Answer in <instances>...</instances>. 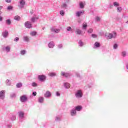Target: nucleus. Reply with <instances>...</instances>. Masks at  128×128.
Masks as SVG:
<instances>
[{
  "label": "nucleus",
  "instance_id": "f704fd0d",
  "mask_svg": "<svg viewBox=\"0 0 128 128\" xmlns=\"http://www.w3.org/2000/svg\"><path fill=\"white\" fill-rule=\"evenodd\" d=\"M6 86H10L11 82H10V80L7 79L6 80Z\"/></svg>",
  "mask_w": 128,
  "mask_h": 128
},
{
  "label": "nucleus",
  "instance_id": "37998d69",
  "mask_svg": "<svg viewBox=\"0 0 128 128\" xmlns=\"http://www.w3.org/2000/svg\"><path fill=\"white\" fill-rule=\"evenodd\" d=\"M122 8L120 7H118L117 8V12H122Z\"/></svg>",
  "mask_w": 128,
  "mask_h": 128
},
{
  "label": "nucleus",
  "instance_id": "423d86ee",
  "mask_svg": "<svg viewBox=\"0 0 128 128\" xmlns=\"http://www.w3.org/2000/svg\"><path fill=\"white\" fill-rule=\"evenodd\" d=\"M24 26L26 27V28H32V24L30 22L27 21L24 24Z\"/></svg>",
  "mask_w": 128,
  "mask_h": 128
},
{
  "label": "nucleus",
  "instance_id": "58836bf2",
  "mask_svg": "<svg viewBox=\"0 0 128 128\" xmlns=\"http://www.w3.org/2000/svg\"><path fill=\"white\" fill-rule=\"evenodd\" d=\"M30 34L32 36H36V32H32L30 33Z\"/></svg>",
  "mask_w": 128,
  "mask_h": 128
},
{
  "label": "nucleus",
  "instance_id": "39448f33",
  "mask_svg": "<svg viewBox=\"0 0 128 128\" xmlns=\"http://www.w3.org/2000/svg\"><path fill=\"white\" fill-rule=\"evenodd\" d=\"M20 100L21 102H25L28 100V96L26 95H22L20 97Z\"/></svg>",
  "mask_w": 128,
  "mask_h": 128
},
{
  "label": "nucleus",
  "instance_id": "ddd939ff",
  "mask_svg": "<svg viewBox=\"0 0 128 128\" xmlns=\"http://www.w3.org/2000/svg\"><path fill=\"white\" fill-rule=\"evenodd\" d=\"M100 46V43L98 42H96L94 44V46H93L94 48H98Z\"/></svg>",
  "mask_w": 128,
  "mask_h": 128
},
{
  "label": "nucleus",
  "instance_id": "9d476101",
  "mask_svg": "<svg viewBox=\"0 0 128 128\" xmlns=\"http://www.w3.org/2000/svg\"><path fill=\"white\" fill-rule=\"evenodd\" d=\"M44 96L46 98H50V96H52V92H50L48 90L46 91L44 94Z\"/></svg>",
  "mask_w": 128,
  "mask_h": 128
},
{
  "label": "nucleus",
  "instance_id": "f257e3e1",
  "mask_svg": "<svg viewBox=\"0 0 128 128\" xmlns=\"http://www.w3.org/2000/svg\"><path fill=\"white\" fill-rule=\"evenodd\" d=\"M75 96L76 98H82V90H78L75 94Z\"/></svg>",
  "mask_w": 128,
  "mask_h": 128
},
{
  "label": "nucleus",
  "instance_id": "e433bc0d",
  "mask_svg": "<svg viewBox=\"0 0 128 128\" xmlns=\"http://www.w3.org/2000/svg\"><path fill=\"white\" fill-rule=\"evenodd\" d=\"M12 8H14V7H12V6H9L7 8V10H12Z\"/></svg>",
  "mask_w": 128,
  "mask_h": 128
},
{
  "label": "nucleus",
  "instance_id": "052dcab7",
  "mask_svg": "<svg viewBox=\"0 0 128 128\" xmlns=\"http://www.w3.org/2000/svg\"><path fill=\"white\" fill-rule=\"evenodd\" d=\"M2 6H0V10H2Z\"/></svg>",
  "mask_w": 128,
  "mask_h": 128
},
{
  "label": "nucleus",
  "instance_id": "bb28decb",
  "mask_svg": "<svg viewBox=\"0 0 128 128\" xmlns=\"http://www.w3.org/2000/svg\"><path fill=\"white\" fill-rule=\"evenodd\" d=\"M10 96L11 98H14L16 96V93H12L10 94Z\"/></svg>",
  "mask_w": 128,
  "mask_h": 128
},
{
  "label": "nucleus",
  "instance_id": "ea45409f",
  "mask_svg": "<svg viewBox=\"0 0 128 128\" xmlns=\"http://www.w3.org/2000/svg\"><path fill=\"white\" fill-rule=\"evenodd\" d=\"M60 14L62 16H64V10H62L60 11Z\"/></svg>",
  "mask_w": 128,
  "mask_h": 128
},
{
  "label": "nucleus",
  "instance_id": "0eeeda50",
  "mask_svg": "<svg viewBox=\"0 0 128 128\" xmlns=\"http://www.w3.org/2000/svg\"><path fill=\"white\" fill-rule=\"evenodd\" d=\"M18 116L19 118H20V120H22V118H24V112L22 111H19L18 112Z\"/></svg>",
  "mask_w": 128,
  "mask_h": 128
},
{
  "label": "nucleus",
  "instance_id": "a18cd8bd",
  "mask_svg": "<svg viewBox=\"0 0 128 128\" xmlns=\"http://www.w3.org/2000/svg\"><path fill=\"white\" fill-rule=\"evenodd\" d=\"M67 32H70L72 30V27L68 26L66 28Z\"/></svg>",
  "mask_w": 128,
  "mask_h": 128
},
{
  "label": "nucleus",
  "instance_id": "69168bd1",
  "mask_svg": "<svg viewBox=\"0 0 128 128\" xmlns=\"http://www.w3.org/2000/svg\"><path fill=\"white\" fill-rule=\"evenodd\" d=\"M44 28H42V30H44Z\"/></svg>",
  "mask_w": 128,
  "mask_h": 128
},
{
  "label": "nucleus",
  "instance_id": "4be33fe9",
  "mask_svg": "<svg viewBox=\"0 0 128 128\" xmlns=\"http://www.w3.org/2000/svg\"><path fill=\"white\" fill-rule=\"evenodd\" d=\"M52 32H56L58 34V32H60V29L56 28H51Z\"/></svg>",
  "mask_w": 128,
  "mask_h": 128
},
{
  "label": "nucleus",
  "instance_id": "1a4fd4ad",
  "mask_svg": "<svg viewBox=\"0 0 128 128\" xmlns=\"http://www.w3.org/2000/svg\"><path fill=\"white\" fill-rule=\"evenodd\" d=\"M61 76H64L65 78H68V77L70 76H72V74H70V73L62 72Z\"/></svg>",
  "mask_w": 128,
  "mask_h": 128
},
{
  "label": "nucleus",
  "instance_id": "2f4dec72",
  "mask_svg": "<svg viewBox=\"0 0 128 128\" xmlns=\"http://www.w3.org/2000/svg\"><path fill=\"white\" fill-rule=\"evenodd\" d=\"M20 54H22V56H24V54H26V50H22L20 52Z\"/></svg>",
  "mask_w": 128,
  "mask_h": 128
},
{
  "label": "nucleus",
  "instance_id": "9b49d317",
  "mask_svg": "<svg viewBox=\"0 0 128 128\" xmlns=\"http://www.w3.org/2000/svg\"><path fill=\"white\" fill-rule=\"evenodd\" d=\"M2 36L4 38H6L8 36V32L6 30L2 32Z\"/></svg>",
  "mask_w": 128,
  "mask_h": 128
},
{
  "label": "nucleus",
  "instance_id": "7c9ffc66",
  "mask_svg": "<svg viewBox=\"0 0 128 128\" xmlns=\"http://www.w3.org/2000/svg\"><path fill=\"white\" fill-rule=\"evenodd\" d=\"M82 31L80 29H76V32L77 34H82Z\"/></svg>",
  "mask_w": 128,
  "mask_h": 128
},
{
  "label": "nucleus",
  "instance_id": "f03ea898",
  "mask_svg": "<svg viewBox=\"0 0 128 128\" xmlns=\"http://www.w3.org/2000/svg\"><path fill=\"white\" fill-rule=\"evenodd\" d=\"M38 80H39L40 82H46V76L44 74L38 75Z\"/></svg>",
  "mask_w": 128,
  "mask_h": 128
},
{
  "label": "nucleus",
  "instance_id": "393cba45",
  "mask_svg": "<svg viewBox=\"0 0 128 128\" xmlns=\"http://www.w3.org/2000/svg\"><path fill=\"white\" fill-rule=\"evenodd\" d=\"M82 106H78L75 108L76 110H77V112H80L82 110Z\"/></svg>",
  "mask_w": 128,
  "mask_h": 128
},
{
  "label": "nucleus",
  "instance_id": "4468645a",
  "mask_svg": "<svg viewBox=\"0 0 128 128\" xmlns=\"http://www.w3.org/2000/svg\"><path fill=\"white\" fill-rule=\"evenodd\" d=\"M80 8H84V6H86V2H81L79 4Z\"/></svg>",
  "mask_w": 128,
  "mask_h": 128
},
{
  "label": "nucleus",
  "instance_id": "79ce46f5",
  "mask_svg": "<svg viewBox=\"0 0 128 128\" xmlns=\"http://www.w3.org/2000/svg\"><path fill=\"white\" fill-rule=\"evenodd\" d=\"M16 116H12L11 118H10V120H16Z\"/></svg>",
  "mask_w": 128,
  "mask_h": 128
},
{
  "label": "nucleus",
  "instance_id": "864d4df0",
  "mask_svg": "<svg viewBox=\"0 0 128 128\" xmlns=\"http://www.w3.org/2000/svg\"><path fill=\"white\" fill-rule=\"evenodd\" d=\"M109 8H114V6L112 4H110L108 6Z\"/></svg>",
  "mask_w": 128,
  "mask_h": 128
},
{
  "label": "nucleus",
  "instance_id": "412c9836",
  "mask_svg": "<svg viewBox=\"0 0 128 128\" xmlns=\"http://www.w3.org/2000/svg\"><path fill=\"white\" fill-rule=\"evenodd\" d=\"M78 44L79 46H80V48H82V46H84V43L82 40H80L78 42Z\"/></svg>",
  "mask_w": 128,
  "mask_h": 128
},
{
  "label": "nucleus",
  "instance_id": "5701e85b",
  "mask_svg": "<svg viewBox=\"0 0 128 128\" xmlns=\"http://www.w3.org/2000/svg\"><path fill=\"white\" fill-rule=\"evenodd\" d=\"M23 40L24 42H30V38H28V36H24L23 37Z\"/></svg>",
  "mask_w": 128,
  "mask_h": 128
},
{
  "label": "nucleus",
  "instance_id": "c756f323",
  "mask_svg": "<svg viewBox=\"0 0 128 128\" xmlns=\"http://www.w3.org/2000/svg\"><path fill=\"white\" fill-rule=\"evenodd\" d=\"M16 88H22V83H18L16 85Z\"/></svg>",
  "mask_w": 128,
  "mask_h": 128
},
{
  "label": "nucleus",
  "instance_id": "49530a36",
  "mask_svg": "<svg viewBox=\"0 0 128 128\" xmlns=\"http://www.w3.org/2000/svg\"><path fill=\"white\" fill-rule=\"evenodd\" d=\"M122 56H126V51L122 52Z\"/></svg>",
  "mask_w": 128,
  "mask_h": 128
},
{
  "label": "nucleus",
  "instance_id": "aec40b11",
  "mask_svg": "<svg viewBox=\"0 0 128 128\" xmlns=\"http://www.w3.org/2000/svg\"><path fill=\"white\" fill-rule=\"evenodd\" d=\"M64 87L66 88H70V84H69L68 82H64Z\"/></svg>",
  "mask_w": 128,
  "mask_h": 128
},
{
  "label": "nucleus",
  "instance_id": "2eb2a0df",
  "mask_svg": "<svg viewBox=\"0 0 128 128\" xmlns=\"http://www.w3.org/2000/svg\"><path fill=\"white\" fill-rule=\"evenodd\" d=\"M38 18H39L38 16H34L31 18V22H36V20H38Z\"/></svg>",
  "mask_w": 128,
  "mask_h": 128
},
{
  "label": "nucleus",
  "instance_id": "8fccbe9b",
  "mask_svg": "<svg viewBox=\"0 0 128 128\" xmlns=\"http://www.w3.org/2000/svg\"><path fill=\"white\" fill-rule=\"evenodd\" d=\"M32 86H38V84L36 82H32Z\"/></svg>",
  "mask_w": 128,
  "mask_h": 128
},
{
  "label": "nucleus",
  "instance_id": "b1692460",
  "mask_svg": "<svg viewBox=\"0 0 128 128\" xmlns=\"http://www.w3.org/2000/svg\"><path fill=\"white\" fill-rule=\"evenodd\" d=\"M49 76H56V72H52L49 73L48 74Z\"/></svg>",
  "mask_w": 128,
  "mask_h": 128
},
{
  "label": "nucleus",
  "instance_id": "7ed1b4c3",
  "mask_svg": "<svg viewBox=\"0 0 128 128\" xmlns=\"http://www.w3.org/2000/svg\"><path fill=\"white\" fill-rule=\"evenodd\" d=\"M116 38V33L114 32L113 34H109L107 38L108 40H111V38Z\"/></svg>",
  "mask_w": 128,
  "mask_h": 128
},
{
  "label": "nucleus",
  "instance_id": "4d7b16f0",
  "mask_svg": "<svg viewBox=\"0 0 128 128\" xmlns=\"http://www.w3.org/2000/svg\"><path fill=\"white\" fill-rule=\"evenodd\" d=\"M76 76L77 78H80V74H78V73H76Z\"/></svg>",
  "mask_w": 128,
  "mask_h": 128
},
{
  "label": "nucleus",
  "instance_id": "e2e57ef3",
  "mask_svg": "<svg viewBox=\"0 0 128 128\" xmlns=\"http://www.w3.org/2000/svg\"><path fill=\"white\" fill-rule=\"evenodd\" d=\"M126 24H128V20L127 22H126Z\"/></svg>",
  "mask_w": 128,
  "mask_h": 128
},
{
  "label": "nucleus",
  "instance_id": "0e129e2a",
  "mask_svg": "<svg viewBox=\"0 0 128 128\" xmlns=\"http://www.w3.org/2000/svg\"><path fill=\"white\" fill-rule=\"evenodd\" d=\"M88 88H92V86H88Z\"/></svg>",
  "mask_w": 128,
  "mask_h": 128
},
{
  "label": "nucleus",
  "instance_id": "473e14b6",
  "mask_svg": "<svg viewBox=\"0 0 128 128\" xmlns=\"http://www.w3.org/2000/svg\"><path fill=\"white\" fill-rule=\"evenodd\" d=\"M113 5L114 6H116V8L120 6V4H118V2H113Z\"/></svg>",
  "mask_w": 128,
  "mask_h": 128
},
{
  "label": "nucleus",
  "instance_id": "4c0bfd02",
  "mask_svg": "<svg viewBox=\"0 0 128 128\" xmlns=\"http://www.w3.org/2000/svg\"><path fill=\"white\" fill-rule=\"evenodd\" d=\"M62 8H68V5L66 4V3H64L62 5Z\"/></svg>",
  "mask_w": 128,
  "mask_h": 128
},
{
  "label": "nucleus",
  "instance_id": "a878e982",
  "mask_svg": "<svg viewBox=\"0 0 128 128\" xmlns=\"http://www.w3.org/2000/svg\"><path fill=\"white\" fill-rule=\"evenodd\" d=\"M4 50L7 52H10V46H7L5 48Z\"/></svg>",
  "mask_w": 128,
  "mask_h": 128
},
{
  "label": "nucleus",
  "instance_id": "bf43d9fd",
  "mask_svg": "<svg viewBox=\"0 0 128 128\" xmlns=\"http://www.w3.org/2000/svg\"><path fill=\"white\" fill-rule=\"evenodd\" d=\"M126 68L128 70V63L126 64Z\"/></svg>",
  "mask_w": 128,
  "mask_h": 128
},
{
  "label": "nucleus",
  "instance_id": "20e7f679",
  "mask_svg": "<svg viewBox=\"0 0 128 128\" xmlns=\"http://www.w3.org/2000/svg\"><path fill=\"white\" fill-rule=\"evenodd\" d=\"M6 98V90L0 91V100H4Z\"/></svg>",
  "mask_w": 128,
  "mask_h": 128
},
{
  "label": "nucleus",
  "instance_id": "c9c22d12",
  "mask_svg": "<svg viewBox=\"0 0 128 128\" xmlns=\"http://www.w3.org/2000/svg\"><path fill=\"white\" fill-rule=\"evenodd\" d=\"M94 30L92 28H90L88 30L87 32H88V34H92Z\"/></svg>",
  "mask_w": 128,
  "mask_h": 128
},
{
  "label": "nucleus",
  "instance_id": "a19ab883",
  "mask_svg": "<svg viewBox=\"0 0 128 128\" xmlns=\"http://www.w3.org/2000/svg\"><path fill=\"white\" fill-rule=\"evenodd\" d=\"M92 38H98V35L96 34H92Z\"/></svg>",
  "mask_w": 128,
  "mask_h": 128
},
{
  "label": "nucleus",
  "instance_id": "cd10ccee",
  "mask_svg": "<svg viewBox=\"0 0 128 128\" xmlns=\"http://www.w3.org/2000/svg\"><path fill=\"white\" fill-rule=\"evenodd\" d=\"M61 120L60 116H56L55 118V122H60Z\"/></svg>",
  "mask_w": 128,
  "mask_h": 128
},
{
  "label": "nucleus",
  "instance_id": "6e6d98bb",
  "mask_svg": "<svg viewBox=\"0 0 128 128\" xmlns=\"http://www.w3.org/2000/svg\"><path fill=\"white\" fill-rule=\"evenodd\" d=\"M58 48H62V44H59L58 45Z\"/></svg>",
  "mask_w": 128,
  "mask_h": 128
},
{
  "label": "nucleus",
  "instance_id": "c03bdc74",
  "mask_svg": "<svg viewBox=\"0 0 128 128\" xmlns=\"http://www.w3.org/2000/svg\"><path fill=\"white\" fill-rule=\"evenodd\" d=\"M18 40H20V38L18 37L15 38L14 40V42H18Z\"/></svg>",
  "mask_w": 128,
  "mask_h": 128
},
{
  "label": "nucleus",
  "instance_id": "603ef678",
  "mask_svg": "<svg viewBox=\"0 0 128 128\" xmlns=\"http://www.w3.org/2000/svg\"><path fill=\"white\" fill-rule=\"evenodd\" d=\"M56 96H60V94L57 92H56Z\"/></svg>",
  "mask_w": 128,
  "mask_h": 128
},
{
  "label": "nucleus",
  "instance_id": "3c124183",
  "mask_svg": "<svg viewBox=\"0 0 128 128\" xmlns=\"http://www.w3.org/2000/svg\"><path fill=\"white\" fill-rule=\"evenodd\" d=\"M32 96H36V92H34L32 93Z\"/></svg>",
  "mask_w": 128,
  "mask_h": 128
},
{
  "label": "nucleus",
  "instance_id": "dca6fc26",
  "mask_svg": "<svg viewBox=\"0 0 128 128\" xmlns=\"http://www.w3.org/2000/svg\"><path fill=\"white\" fill-rule=\"evenodd\" d=\"M76 114V110L75 109H72L70 111V115L72 116H74Z\"/></svg>",
  "mask_w": 128,
  "mask_h": 128
},
{
  "label": "nucleus",
  "instance_id": "680f3d73",
  "mask_svg": "<svg viewBox=\"0 0 128 128\" xmlns=\"http://www.w3.org/2000/svg\"><path fill=\"white\" fill-rule=\"evenodd\" d=\"M2 14V11H0V15Z\"/></svg>",
  "mask_w": 128,
  "mask_h": 128
},
{
  "label": "nucleus",
  "instance_id": "de8ad7c7",
  "mask_svg": "<svg viewBox=\"0 0 128 128\" xmlns=\"http://www.w3.org/2000/svg\"><path fill=\"white\" fill-rule=\"evenodd\" d=\"M96 22H100V18L96 16Z\"/></svg>",
  "mask_w": 128,
  "mask_h": 128
},
{
  "label": "nucleus",
  "instance_id": "6e6552de",
  "mask_svg": "<svg viewBox=\"0 0 128 128\" xmlns=\"http://www.w3.org/2000/svg\"><path fill=\"white\" fill-rule=\"evenodd\" d=\"M26 4V1L24 0H20V4L18 6L20 8H24V5Z\"/></svg>",
  "mask_w": 128,
  "mask_h": 128
},
{
  "label": "nucleus",
  "instance_id": "09e8293b",
  "mask_svg": "<svg viewBox=\"0 0 128 128\" xmlns=\"http://www.w3.org/2000/svg\"><path fill=\"white\" fill-rule=\"evenodd\" d=\"M114 50H116V48H118V44H114Z\"/></svg>",
  "mask_w": 128,
  "mask_h": 128
},
{
  "label": "nucleus",
  "instance_id": "72a5a7b5",
  "mask_svg": "<svg viewBox=\"0 0 128 128\" xmlns=\"http://www.w3.org/2000/svg\"><path fill=\"white\" fill-rule=\"evenodd\" d=\"M6 24L10 26L12 24V22L10 21V20L8 19L6 21Z\"/></svg>",
  "mask_w": 128,
  "mask_h": 128
},
{
  "label": "nucleus",
  "instance_id": "c85d7f7f",
  "mask_svg": "<svg viewBox=\"0 0 128 128\" xmlns=\"http://www.w3.org/2000/svg\"><path fill=\"white\" fill-rule=\"evenodd\" d=\"M14 20H17V21L20 20V16H16L14 17Z\"/></svg>",
  "mask_w": 128,
  "mask_h": 128
},
{
  "label": "nucleus",
  "instance_id": "f3484780",
  "mask_svg": "<svg viewBox=\"0 0 128 128\" xmlns=\"http://www.w3.org/2000/svg\"><path fill=\"white\" fill-rule=\"evenodd\" d=\"M48 46L50 48H52L54 46V42H50L48 43Z\"/></svg>",
  "mask_w": 128,
  "mask_h": 128
},
{
  "label": "nucleus",
  "instance_id": "5fc2aeb1",
  "mask_svg": "<svg viewBox=\"0 0 128 128\" xmlns=\"http://www.w3.org/2000/svg\"><path fill=\"white\" fill-rule=\"evenodd\" d=\"M6 2H8V4H10L12 2V0H6Z\"/></svg>",
  "mask_w": 128,
  "mask_h": 128
},
{
  "label": "nucleus",
  "instance_id": "6ab92c4d",
  "mask_svg": "<svg viewBox=\"0 0 128 128\" xmlns=\"http://www.w3.org/2000/svg\"><path fill=\"white\" fill-rule=\"evenodd\" d=\"M86 28H88V23L84 22L82 24V30H86Z\"/></svg>",
  "mask_w": 128,
  "mask_h": 128
},
{
  "label": "nucleus",
  "instance_id": "f8f14e48",
  "mask_svg": "<svg viewBox=\"0 0 128 128\" xmlns=\"http://www.w3.org/2000/svg\"><path fill=\"white\" fill-rule=\"evenodd\" d=\"M84 14V10L78 11L76 13V16H78V18H80V16H82V14Z\"/></svg>",
  "mask_w": 128,
  "mask_h": 128
},
{
  "label": "nucleus",
  "instance_id": "13d9d810",
  "mask_svg": "<svg viewBox=\"0 0 128 128\" xmlns=\"http://www.w3.org/2000/svg\"><path fill=\"white\" fill-rule=\"evenodd\" d=\"M0 22H2V17L0 16Z\"/></svg>",
  "mask_w": 128,
  "mask_h": 128
},
{
  "label": "nucleus",
  "instance_id": "a211bd4d",
  "mask_svg": "<svg viewBox=\"0 0 128 128\" xmlns=\"http://www.w3.org/2000/svg\"><path fill=\"white\" fill-rule=\"evenodd\" d=\"M44 100V98L42 96H40L38 98V102H39L40 104H42Z\"/></svg>",
  "mask_w": 128,
  "mask_h": 128
}]
</instances>
